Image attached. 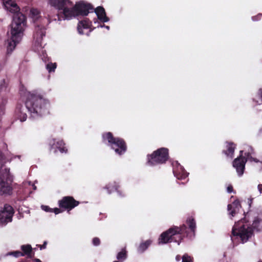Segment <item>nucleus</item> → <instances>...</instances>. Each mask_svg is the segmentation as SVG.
I'll list each match as a JSON object with an SVG mask.
<instances>
[{
    "instance_id": "1",
    "label": "nucleus",
    "mask_w": 262,
    "mask_h": 262,
    "mask_svg": "<svg viewBox=\"0 0 262 262\" xmlns=\"http://www.w3.org/2000/svg\"><path fill=\"white\" fill-rule=\"evenodd\" d=\"M5 9L14 13L10 30V36L7 40V52L10 54L21 40L26 27V16L19 12V8L14 0H3Z\"/></svg>"
},
{
    "instance_id": "2",
    "label": "nucleus",
    "mask_w": 262,
    "mask_h": 262,
    "mask_svg": "<svg viewBox=\"0 0 262 262\" xmlns=\"http://www.w3.org/2000/svg\"><path fill=\"white\" fill-rule=\"evenodd\" d=\"M247 215L252 222V225L245 218L235 223L231 236L233 242L245 243L252 236L254 230L262 231V211H250Z\"/></svg>"
},
{
    "instance_id": "3",
    "label": "nucleus",
    "mask_w": 262,
    "mask_h": 262,
    "mask_svg": "<svg viewBox=\"0 0 262 262\" xmlns=\"http://www.w3.org/2000/svg\"><path fill=\"white\" fill-rule=\"evenodd\" d=\"M49 106V101L40 95L28 92L25 107L17 106L15 110V115L21 122H24L27 118L26 110L30 113L31 117L36 118L48 114Z\"/></svg>"
},
{
    "instance_id": "4",
    "label": "nucleus",
    "mask_w": 262,
    "mask_h": 262,
    "mask_svg": "<svg viewBox=\"0 0 262 262\" xmlns=\"http://www.w3.org/2000/svg\"><path fill=\"white\" fill-rule=\"evenodd\" d=\"M48 4L58 10L61 11L63 16H57L59 21L62 19L69 20L79 15L86 16L93 10L90 4L83 2L74 5L70 0H48Z\"/></svg>"
},
{
    "instance_id": "5",
    "label": "nucleus",
    "mask_w": 262,
    "mask_h": 262,
    "mask_svg": "<svg viewBox=\"0 0 262 262\" xmlns=\"http://www.w3.org/2000/svg\"><path fill=\"white\" fill-rule=\"evenodd\" d=\"M186 226L185 225L180 227L174 226L163 232L159 238L158 244H165L170 242H176L180 245L182 239V234L186 233Z\"/></svg>"
},
{
    "instance_id": "6",
    "label": "nucleus",
    "mask_w": 262,
    "mask_h": 262,
    "mask_svg": "<svg viewBox=\"0 0 262 262\" xmlns=\"http://www.w3.org/2000/svg\"><path fill=\"white\" fill-rule=\"evenodd\" d=\"M248 151L245 153V157H243V150L240 151V155L233 161V166L235 168L237 175L242 177L244 174L245 164L247 160L258 162V160L252 158L251 154L253 153V149L250 146H247Z\"/></svg>"
},
{
    "instance_id": "7",
    "label": "nucleus",
    "mask_w": 262,
    "mask_h": 262,
    "mask_svg": "<svg viewBox=\"0 0 262 262\" xmlns=\"http://www.w3.org/2000/svg\"><path fill=\"white\" fill-rule=\"evenodd\" d=\"M46 35V28L44 26L41 25H37L35 26L34 33L33 34V48L35 51L38 52L39 54L42 53V59L46 62L47 55L43 50L42 40L43 37Z\"/></svg>"
},
{
    "instance_id": "8",
    "label": "nucleus",
    "mask_w": 262,
    "mask_h": 262,
    "mask_svg": "<svg viewBox=\"0 0 262 262\" xmlns=\"http://www.w3.org/2000/svg\"><path fill=\"white\" fill-rule=\"evenodd\" d=\"M5 163L4 157L3 153L0 151V194H10L12 191V187L7 182V180H11L12 178L10 173V169L5 168V172H3L2 166Z\"/></svg>"
},
{
    "instance_id": "9",
    "label": "nucleus",
    "mask_w": 262,
    "mask_h": 262,
    "mask_svg": "<svg viewBox=\"0 0 262 262\" xmlns=\"http://www.w3.org/2000/svg\"><path fill=\"white\" fill-rule=\"evenodd\" d=\"M102 137L103 140L107 141L108 145L115 150L117 154L121 155L125 152L126 146L124 141L122 139L113 137L110 132L103 135Z\"/></svg>"
},
{
    "instance_id": "10",
    "label": "nucleus",
    "mask_w": 262,
    "mask_h": 262,
    "mask_svg": "<svg viewBox=\"0 0 262 262\" xmlns=\"http://www.w3.org/2000/svg\"><path fill=\"white\" fill-rule=\"evenodd\" d=\"M168 150L167 148H161L155 151L151 155L148 157V164L155 165L163 164L168 159Z\"/></svg>"
},
{
    "instance_id": "11",
    "label": "nucleus",
    "mask_w": 262,
    "mask_h": 262,
    "mask_svg": "<svg viewBox=\"0 0 262 262\" xmlns=\"http://www.w3.org/2000/svg\"><path fill=\"white\" fill-rule=\"evenodd\" d=\"M13 214V208L9 205H5L4 208L0 210V223L6 224L11 222Z\"/></svg>"
},
{
    "instance_id": "12",
    "label": "nucleus",
    "mask_w": 262,
    "mask_h": 262,
    "mask_svg": "<svg viewBox=\"0 0 262 262\" xmlns=\"http://www.w3.org/2000/svg\"><path fill=\"white\" fill-rule=\"evenodd\" d=\"M60 208H63L69 210H71L79 204V202L75 200L72 196H64L58 202Z\"/></svg>"
},
{
    "instance_id": "13",
    "label": "nucleus",
    "mask_w": 262,
    "mask_h": 262,
    "mask_svg": "<svg viewBox=\"0 0 262 262\" xmlns=\"http://www.w3.org/2000/svg\"><path fill=\"white\" fill-rule=\"evenodd\" d=\"M173 166L176 167L173 168V173L174 176L179 180H183L186 178L188 176L187 173L184 168L180 165L177 161L174 162L172 163Z\"/></svg>"
},
{
    "instance_id": "14",
    "label": "nucleus",
    "mask_w": 262,
    "mask_h": 262,
    "mask_svg": "<svg viewBox=\"0 0 262 262\" xmlns=\"http://www.w3.org/2000/svg\"><path fill=\"white\" fill-rule=\"evenodd\" d=\"M241 207V204L238 200H235L232 204L228 205V214L231 219L239 212Z\"/></svg>"
},
{
    "instance_id": "15",
    "label": "nucleus",
    "mask_w": 262,
    "mask_h": 262,
    "mask_svg": "<svg viewBox=\"0 0 262 262\" xmlns=\"http://www.w3.org/2000/svg\"><path fill=\"white\" fill-rule=\"evenodd\" d=\"M94 11L98 18L102 22L105 23L109 21V18L106 16L105 10L103 7H98Z\"/></svg>"
},
{
    "instance_id": "16",
    "label": "nucleus",
    "mask_w": 262,
    "mask_h": 262,
    "mask_svg": "<svg viewBox=\"0 0 262 262\" xmlns=\"http://www.w3.org/2000/svg\"><path fill=\"white\" fill-rule=\"evenodd\" d=\"M50 144L51 146V148H57L61 153L67 151V149L64 146V143L62 140H59L55 143V140L53 139L50 141Z\"/></svg>"
},
{
    "instance_id": "17",
    "label": "nucleus",
    "mask_w": 262,
    "mask_h": 262,
    "mask_svg": "<svg viewBox=\"0 0 262 262\" xmlns=\"http://www.w3.org/2000/svg\"><path fill=\"white\" fill-rule=\"evenodd\" d=\"M91 26V22L85 19L79 22L77 26V30L80 34H83L82 29H88Z\"/></svg>"
},
{
    "instance_id": "18",
    "label": "nucleus",
    "mask_w": 262,
    "mask_h": 262,
    "mask_svg": "<svg viewBox=\"0 0 262 262\" xmlns=\"http://www.w3.org/2000/svg\"><path fill=\"white\" fill-rule=\"evenodd\" d=\"M227 150L224 151V152L228 157H233L235 146L233 143H229L227 146Z\"/></svg>"
},
{
    "instance_id": "19",
    "label": "nucleus",
    "mask_w": 262,
    "mask_h": 262,
    "mask_svg": "<svg viewBox=\"0 0 262 262\" xmlns=\"http://www.w3.org/2000/svg\"><path fill=\"white\" fill-rule=\"evenodd\" d=\"M187 224L189 226V228L191 231L192 232V236H194V232L196 228L195 222L193 218L191 217L188 218L187 220Z\"/></svg>"
},
{
    "instance_id": "20",
    "label": "nucleus",
    "mask_w": 262,
    "mask_h": 262,
    "mask_svg": "<svg viewBox=\"0 0 262 262\" xmlns=\"http://www.w3.org/2000/svg\"><path fill=\"white\" fill-rule=\"evenodd\" d=\"M151 244V241L149 240L146 241L144 243L140 244V246L138 248V251L139 253H143L146 250L149 246Z\"/></svg>"
},
{
    "instance_id": "21",
    "label": "nucleus",
    "mask_w": 262,
    "mask_h": 262,
    "mask_svg": "<svg viewBox=\"0 0 262 262\" xmlns=\"http://www.w3.org/2000/svg\"><path fill=\"white\" fill-rule=\"evenodd\" d=\"M114 183L115 184V186H113V185L109 184L106 186V188L108 190V193L110 194L111 193L112 191H117L118 194L120 196H122L120 192L119 191H118V188L119 187V186L116 185L115 182H114Z\"/></svg>"
},
{
    "instance_id": "22",
    "label": "nucleus",
    "mask_w": 262,
    "mask_h": 262,
    "mask_svg": "<svg viewBox=\"0 0 262 262\" xmlns=\"http://www.w3.org/2000/svg\"><path fill=\"white\" fill-rule=\"evenodd\" d=\"M21 249L24 252V255H30L32 251V247L30 245L21 246Z\"/></svg>"
},
{
    "instance_id": "23",
    "label": "nucleus",
    "mask_w": 262,
    "mask_h": 262,
    "mask_svg": "<svg viewBox=\"0 0 262 262\" xmlns=\"http://www.w3.org/2000/svg\"><path fill=\"white\" fill-rule=\"evenodd\" d=\"M126 251L124 250H122L118 253L117 258L120 261H123L126 259Z\"/></svg>"
},
{
    "instance_id": "24",
    "label": "nucleus",
    "mask_w": 262,
    "mask_h": 262,
    "mask_svg": "<svg viewBox=\"0 0 262 262\" xmlns=\"http://www.w3.org/2000/svg\"><path fill=\"white\" fill-rule=\"evenodd\" d=\"M46 68L49 73L54 72L56 68V63H49L46 65Z\"/></svg>"
},
{
    "instance_id": "25",
    "label": "nucleus",
    "mask_w": 262,
    "mask_h": 262,
    "mask_svg": "<svg viewBox=\"0 0 262 262\" xmlns=\"http://www.w3.org/2000/svg\"><path fill=\"white\" fill-rule=\"evenodd\" d=\"M39 11L36 9H32L30 10V15L34 19H36L39 15Z\"/></svg>"
},
{
    "instance_id": "26",
    "label": "nucleus",
    "mask_w": 262,
    "mask_h": 262,
    "mask_svg": "<svg viewBox=\"0 0 262 262\" xmlns=\"http://www.w3.org/2000/svg\"><path fill=\"white\" fill-rule=\"evenodd\" d=\"M182 262H192L191 257L187 254H185L182 257Z\"/></svg>"
},
{
    "instance_id": "27",
    "label": "nucleus",
    "mask_w": 262,
    "mask_h": 262,
    "mask_svg": "<svg viewBox=\"0 0 262 262\" xmlns=\"http://www.w3.org/2000/svg\"><path fill=\"white\" fill-rule=\"evenodd\" d=\"M8 255H13L15 257H18L24 255L23 253H22L20 251H17L9 253V254H8Z\"/></svg>"
},
{
    "instance_id": "28",
    "label": "nucleus",
    "mask_w": 262,
    "mask_h": 262,
    "mask_svg": "<svg viewBox=\"0 0 262 262\" xmlns=\"http://www.w3.org/2000/svg\"><path fill=\"white\" fill-rule=\"evenodd\" d=\"M41 207L43 210H44L46 212H53V209L50 208L48 206L42 205Z\"/></svg>"
},
{
    "instance_id": "29",
    "label": "nucleus",
    "mask_w": 262,
    "mask_h": 262,
    "mask_svg": "<svg viewBox=\"0 0 262 262\" xmlns=\"http://www.w3.org/2000/svg\"><path fill=\"white\" fill-rule=\"evenodd\" d=\"M100 241L98 237H95L93 239V244L94 246H98L100 244Z\"/></svg>"
},
{
    "instance_id": "30",
    "label": "nucleus",
    "mask_w": 262,
    "mask_h": 262,
    "mask_svg": "<svg viewBox=\"0 0 262 262\" xmlns=\"http://www.w3.org/2000/svg\"><path fill=\"white\" fill-rule=\"evenodd\" d=\"M261 14H259L256 16H253L252 17V19L253 21H257L258 20H259L260 19V17L261 16Z\"/></svg>"
},
{
    "instance_id": "31",
    "label": "nucleus",
    "mask_w": 262,
    "mask_h": 262,
    "mask_svg": "<svg viewBox=\"0 0 262 262\" xmlns=\"http://www.w3.org/2000/svg\"><path fill=\"white\" fill-rule=\"evenodd\" d=\"M53 212H54L56 214L61 213L62 211L60 209L58 208H55L53 209Z\"/></svg>"
},
{
    "instance_id": "32",
    "label": "nucleus",
    "mask_w": 262,
    "mask_h": 262,
    "mask_svg": "<svg viewBox=\"0 0 262 262\" xmlns=\"http://www.w3.org/2000/svg\"><path fill=\"white\" fill-rule=\"evenodd\" d=\"M6 82L5 79H3L1 83V89H2L3 88L6 87Z\"/></svg>"
},
{
    "instance_id": "33",
    "label": "nucleus",
    "mask_w": 262,
    "mask_h": 262,
    "mask_svg": "<svg viewBox=\"0 0 262 262\" xmlns=\"http://www.w3.org/2000/svg\"><path fill=\"white\" fill-rule=\"evenodd\" d=\"M29 185H31L33 187V190H35L36 189V186L35 185L34 183H32L30 181L28 182Z\"/></svg>"
},
{
    "instance_id": "34",
    "label": "nucleus",
    "mask_w": 262,
    "mask_h": 262,
    "mask_svg": "<svg viewBox=\"0 0 262 262\" xmlns=\"http://www.w3.org/2000/svg\"><path fill=\"white\" fill-rule=\"evenodd\" d=\"M258 190L260 194L262 193V184H259L257 186Z\"/></svg>"
},
{
    "instance_id": "35",
    "label": "nucleus",
    "mask_w": 262,
    "mask_h": 262,
    "mask_svg": "<svg viewBox=\"0 0 262 262\" xmlns=\"http://www.w3.org/2000/svg\"><path fill=\"white\" fill-rule=\"evenodd\" d=\"M233 188L231 186H229L227 187V190L228 193H231L232 191Z\"/></svg>"
},
{
    "instance_id": "36",
    "label": "nucleus",
    "mask_w": 262,
    "mask_h": 262,
    "mask_svg": "<svg viewBox=\"0 0 262 262\" xmlns=\"http://www.w3.org/2000/svg\"><path fill=\"white\" fill-rule=\"evenodd\" d=\"M100 27H101V28H102V27H104V28H106V29H107V30H109V29H110V27H109V26H105V25H101V26H100Z\"/></svg>"
},
{
    "instance_id": "37",
    "label": "nucleus",
    "mask_w": 262,
    "mask_h": 262,
    "mask_svg": "<svg viewBox=\"0 0 262 262\" xmlns=\"http://www.w3.org/2000/svg\"><path fill=\"white\" fill-rule=\"evenodd\" d=\"M181 256L180 255H177L176 257V259L177 261H180L181 260Z\"/></svg>"
},
{
    "instance_id": "38",
    "label": "nucleus",
    "mask_w": 262,
    "mask_h": 262,
    "mask_svg": "<svg viewBox=\"0 0 262 262\" xmlns=\"http://www.w3.org/2000/svg\"><path fill=\"white\" fill-rule=\"evenodd\" d=\"M46 242L44 243V244L40 246V249H42L46 248Z\"/></svg>"
},
{
    "instance_id": "39",
    "label": "nucleus",
    "mask_w": 262,
    "mask_h": 262,
    "mask_svg": "<svg viewBox=\"0 0 262 262\" xmlns=\"http://www.w3.org/2000/svg\"><path fill=\"white\" fill-rule=\"evenodd\" d=\"M34 261L35 262H41V261L39 259H38V258H35L34 259Z\"/></svg>"
},
{
    "instance_id": "40",
    "label": "nucleus",
    "mask_w": 262,
    "mask_h": 262,
    "mask_svg": "<svg viewBox=\"0 0 262 262\" xmlns=\"http://www.w3.org/2000/svg\"><path fill=\"white\" fill-rule=\"evenodd\" d=\"M49 20L48 21H50V20H51V18H50V17H49Z\"/></svg>"
},
{
    "instance_id": "41",
    "label": "nucleus",
    "mask_w": 262,
    "mask_h": 262,
    "mask_svg": "<svg viewBox=\"0 0 262 262\" xmlns=\"http://www.w3.org/2000/svg\"><path fill=\"white\" fill-rule=\"evenodd\" d=\"M17 157H18V158H20V156H17Z\"/></svg>"
},
{
    "instance_id": "42",
    "label": "nucleus",
    "mask_w": 262,
    "mask_h": 262,
    "mask_svg": "<svg viewBox=\"0 0 262 262\" xmlns=\"http://www.w3.org/2000/svg\"><path fill=\"white\" fill-rule=\"evenodd\" d=\"M114 262H119V261H114Z\"/></svg>"
},
{
    "instance_id": "43",
    "label": "nucleus",
    "mask_w": 262,
    "mask_h": 262,
    "mask_svg": "<svg viewBox=\"0 0 262 262\" xmlns=\"http://www.w3.org/2000/svg\"><path fill=\"white\" fill-rule=\"evenodd\" d=\"M258 262H262V261H258Z\"/></svg>"
}]
</instances>
